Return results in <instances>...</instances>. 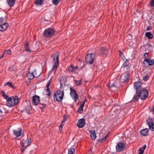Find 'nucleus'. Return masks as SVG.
Returning <instances> with one entry per match:
<instances>
[{
    "instance_id": "nucleus-1",
    "label": "nucleus",
    "mask_w": 154,
    "mask_h": 154,
    "mask_svg": "<svg viewBox=\"0 0 154 154\" xmlns=\"http://www.w3.org/2000/svg\"><path fill=\"white\" fill-rule=\"evenodd\" d=\"M135 89L136 90V94H138L140 99L143 100H145L148 97V91L145 88L142 87V83L140 81L135 82L134 84Z\"/></svg>"
},
{
    "instance_id": "nucleus-2",
    "label": "nucleus",
    "mask_w": 154,
    "mask_h": 154,
    "mask_svg": "<svg viewBox=\"0 0 154 154\" xmlns=\"http://www.w3.org/2000/svg\"><path fill=\"white\" fill-rule=\"evenodd\" d=\"M19 97L17 96L10 97L7 100L6 105L9 107L14 106L17 104L19 102Z\"/></svg>"
},
{
    "instance_id": "nucleus-3",
    "label": "nucleus",
    "mask_w": 154,
    "mask_h": 154,
    "mask_svg": "<svg viewBox=\"0 0 154 154\" xmlns=\"http://www.w3.org/2000/svg\"><path fill=\"white\" fill-rule=\"evenodd\" d=\"M31 139L28 137H27L26 140H23L21 141L20 143L21 146L20 148L21 152L22 153L25 150L28 146L31 145Z\"/></svg>"
},
{
    "instance_id": "nucleus-4",
    "label": "nucleus",
    "mask_w": 154,
    "mask_h": 154,
    "mask_svg": "<svg viewBox=\"0 0 154 154\" xmlns=\"http://www.w3.org/2000/svg\"><path fill=\"white\" fill-rule=\"evenodd\" d=\"M64 92L61 90H58L54 92V100L58 102L62 101L64 96Z\"/></svg>"
},
{
    "instance_id": "nucleus-5",
    "label": "nucleus",
    "mask_w": 154,
    "mask_h": 154,
    "mask_svg": "<svg viewBox=\"0 0 154 154\" xmlns=\"http://www.w3.org/2000/svg\"><path fill=\"white\" fill-rule=\"evenodd\" d=\"M57 54H54V55L52 54L51 56V57L53 58L54 61L55 62L52 69V71L54 72V73H55L57 69L59 62V53H57Z\"/></svg>"
},
{
    "instance_id": "nucleus-6",
    "label": "nucleus",
    "mask_w": 154,
    "mask_h": 154,
    "mask_svg": "<svg viewBox=\"0 0 154 154\" xmlns=\"http://www.w3.org/2000/svg\"><path fill=\"white\" fill-rule=\"evenodd\" d=\"M55 30L52 28H48L46 29L43 32V35L44 37L50 38L54 34Z\"/></svg>"
},
{
    "instance_id": "nucleus-7",
    "label": "nucleus",
    "mask_w": 154,
    "mask_h": 154,
    "mask_svg": "<svg viewBox=\"0 0 154 154\" xmlns=\"http://www.w3.org/2000/svg\"><path fill=\"white\" fill-rule=\"evenodd\" d=\"M95 55L93 53L87 54L85 57V62L90 64H92L94 60Z\"/></svg>"
},
{
    "instance_id": "nucleus-8",
    "label": "nucleus",
    "mask_w": 154,
    "mask_h": 154,
    "mask_svg": "<svg viewBox=\"0 0 154 154\" xmlns=\"http://www.w3.org/2000/svg\"><path fill=\"white\" fill-rule=\"evenodd\" d=\"M126 146L124 143L120 142L117 143L116 146V151L119 152L125 150Z\"/></svg>"
},
{
    "instance_id": "nucleus-9",
    "label": "nucleus",
    "mask_w": 154,
    "mask_h": 154,
    "mask_svg": "<svg viewBox=\"0 0 154 154\" xmlns=\"http://www.w3.org/2000/svg\"><path fill=\"white\" fill-rule=\"evenodd\" d=\"M129 74L124 73L122 75L121 77V80L123 83H127L129 80Z\"/></svg>"
},
{
    "instance_id": "nucleus-10",
    "label": "nucleus",
    "mask_w": 154,
    "mask_h": 154,
    "mask_svg": "<svg viewBox=\"0 0 154 154\" xmlns=\"http://www.w3.org/2000/svg\"><path fill=\"white\" fill-rule=\"evenodd\" d=\"M109 88H115V90L117 89L121 86V85L119 80L116 81L113 83H111L110 82L109 83Z\"/></svg>"
},
{
    "instance_id": "nucleus-11",
    "label": "nucleus",
    "mask_w": 154,
    "mask_h": 154,
    "mask_svg": "<svg viewBox=\"0 0 154 154\" xmlns=\"http://www.w3.org/2000/svg\"><path fill=\"white\" fill-rule=\"evenodd\" d=\"M85 67V66H83L81 68H79L77 66L74 67L73 65H71L69 67L68 70L70 72L75 73L77 70H80V69H83Z\"/></svg>"
},
{
    "instance_id": "nucleus-12",
    "label": "nucleus",
    "mask_w": 154,
    "mask_h": 154,
    "mask_svg": "<svg viewBox=\"0 0 154 154\" xmlns=\"http://www.w3.org/2000/svg\"><path fill=\"white\" fill-rule=\"evenodd\" d=\"M70 95L74 100L75 102H76L79 98L78 95L76 91L74 89L70 88Z\"/></svg>"
},
{
    "instance_id": "nucleus-13",
    "label": "nucleus",
    "mask_w": 154,
    "mask_h": 154,
    "mask_svg": "<svg viewBox=\"0 0 154 154\" xmlns=\"http://www.w3.org/2000/svg\"><path fill=\"white\" fill-rule=\"evenodd\" d=\"M146 122L150 130L151 131H154V123L153 119L149 118L146 120Z\"/></svg>"
},
{
    "instance_id": "nucleus-14",
    "label": "nucleus",
    "mask_w": 154,
    "mask_h": 154,
    "mask_svg": "<svg viewBox=\"0 0 154 154\" xmlns=\"http://www.w3.org/2000/svg\"><path fill=\"white\" fill-rule=\"evenodd\" d=\"M143 63L146 66H152L154 64V59H145L143 60Z\"/></svg>"
},
{
    "instance_id": "nucleus-15",
    "label": "nucleus",
    "mask_w": 154,
    "mask_h": 154,
    "mask_svg": "<svg viewBox=\"0 0 154 154\" xmlns=\"http://www.w3.org/2000/svg\"><path fill=\"white\" fill-rule=\"evenodd\" d=\"M39 99L40 97L38 95H35L33 96L32 101L34 105H37L40 103Z\"/></svg>"
},
{
    "instance_id": "nucleus-16",
    "label": "nucleus",
    "mask_w": 154,
    "mask_h": 154,
    "mask_svg": "<svg viewBox=\"0 0 154 154\" xmlns=\"http://www.w3.org/2000/svg\"><path fill=\"white\" fill-rule=\"evenodd\" d=\"M22 132V130L21 128H18L17 130H14L13 131V134L16 137H18L21 135Z\"/></svg>"
},
{
    "instance_id": "nucleus-17",
    "label": "nucleus",
    "mask_w": 154,
    "mask_h": 154,
    "mask_svg": "<svg viewBox=\"0 0 154 154\" xmlns=\"http://www.w3.org/2000/svg\"><path fill=\"white\" fill-rule=\"evenodd\" d=\"M85 125V120L84 119L82 118L79 120L77 126L79 128H82Z\"/></svg>"
},
{
    "instance_id": "nucleus-18",
    "label": "nucleus",
    "mask_w": 154,
    "mask_h": 154,
    "mask_svg": "<svg viewBox=\"0 0 154 154\" xmlns=\"http://www.w3.org/2000/svg\"><path fill=\"white\" fill-rule=\"evenodd\" d=\"M8 23H5L0 25V31H3L5 30L8 27Z\"/></svg>"
},
{
    "instance_id": "nucleus-19",
    "label": "nucleus",
    "mask_w": 154,
    "mask_h": 154,
    "mask_svg": "<svg viewBox=\"0 0 154 154\" xmlns=\"http://www.w3.org/2000/svg\"><path fill=\"white\" fill-rule=\"evenodd\" d=\"M32 109V107L30 105H26L25 106L22 111H25L27 114H30Z\"/></svg>"
},
{
    "instance_id": "nucleus-20",
    "label": "nucleus",
    "mask_w": 154,
    "mask_h": 154,
    "mask_svg": "<svg viewBox=\"0 0 154 154\" xmlns=\"http://www.w3.org/2000/svg\"><path fill=\"white\" fill-rule=\"evenodd\" d=\"M149 130V129L145 128L141 130L140 133L144 136H147L149 134V133L148 132Z\"/></svg>"
},
{
    "instance_id": "nucleus-21",
    "label": "nucleus",
    "mask_w": 154,
    "mask_h": 154,
    "mask_svg": "<svg viewBox=\"0 0 154 154\" xmlns=\"http://www.w3.org/2000/svg\"><path fill=\"white\" fill-rule=\"evenodd\" d=\"M101 52L102 54L107 55L108 53V50L105 47H102L101 48Z\"/></svg>"
},
{
    "instance_id": "nucleus-22",
    "label": "nucleus",
    "mask_w": 154,
    "mask_h": 154,
    "mask_svg": "<svg viewBox=\"0 0 154 154\" xmlns=\"http://www.w3.org/2000/svg\"><path fill=\"white\" fill-rule=\"evenodd\" d=\"M89 132L90 133V136L91 139L94 140L96 138V135L95 131L90 130Z\"/></svg>"
},
{
    "instance_id": "nucleus-23",
    "label": "nucleus",
    "mask_w": 154,
    "mask_h": 154,
    "mask_svg": "<svg viewBox=\"0 0 154 154\" xmlns=\"http://www.w3.org/2000/svg\"><path fill=\"white\" fill-rule=\"evenodd\" d=\"M7 2L10 7H13L15 3V0H7Z\"/></svg>"
},
{
    "instance_id": "nucleus-24",
    "label": "nucleus",
    "mask_w": 154,
    "mask_h": 154,
    "mask_svg": "<svg viewBox=\"0 0 154 154\" xmlns=\"http://www.w3.org/2000/svg\"><path fill=\"white\" fill-rule=\"evenodd\" d=\"M145 35L146 37L148 38L149 39H152L153 37V35L151 32H146L145 34Z\"/></svg>"
},
{
    "instance_id": "nucleus-25",
    "label": "nucleus",
    "mask_w": 154,
    "mask_h": 154,
    "mask_svg": "<svg viewBox=\"0 0 154 154\" xmlns=\"http://www.w3.org/2000/svg\"><path fill=\"white\" fill-rule=\"evenodd\" d=\"M139 98H140V96L138 94H136L134 95L132 101L133 102H137Z\"/></svg>"
},
{
    "instance_id": "nucleus-26",
    "label": "nucleus",
    "mask_w": 154,
    "mask_h": 154,
    "mask_svg": "<svg viewBox=\"0 0 154 154\" xmlns=\"http://www.w3.org/2000/svg\"><path fill=\"white\" fill-rule=\"evenodd\" d=\"M27 76L29 79H33L35 77V76L33 74V73L32 72L31 73L30 72H29L28 73Z\"/></svg>"
},
{
    "instance_id": "nucleus-27",
    "label": "nucleus",
    "mask_w": 154,
    "mask_h": 154,
    "mask_svg": "<svg viewBox=\"0 0 154 154\" xmlns=\"http://www.w3.org/2000/svg\"><path fill=\"white\" fill-rule=\"evenodd\" d=\"M6 112V110L3 107L0 106V116H2L3 115V114Z\"/></svg>"
},
{
    "instance_id": "nucleus-28",
    "label": "nucleus",
    "mask_w": 154,
    "mask_h": 154,
    "mask_svg": "<svg viewBox=\"0 0 154 154\" xmlns=\"http://www.w3.org/2000/svg\"><path fill=\"white\" fill-rule=\"evenodd\" d=\"M24 47L26 51L28 52L29 51V52H31V50L29 49V44L28 42H27L24 44Z\"/></svg>"
},
{
    "instance_id": "nucleus-29",
    "label": "nucleus",
    "mask_w": 154,
    "mask_h": 154,
    "mask_svg": "<svg viewBox=\"0 0 154 154\" xmlns=\"http://www.w3.org/2000/svg\"><path fill=\"white\" fill-rule=\"evenodd\" d=\"M44 0H36L35 3L37 5L41 6L44 2Z\"/></svg>"
},
{
    "instance_id": "nucleus-30",
    "label": "nucleus",
    "mask_w": 154,
    "mask_h": 154,
    "mask_svg": "<svg viewBox=\"0 0 154 154\" xmlns=\"http://www.w3.org/2000/svg\"><path fill=\"white\" fill-rule=\"evenodd\" d=\"M75 152V150L74 148H70L68 150V154H74Z\"/></svg>"
},
{
    "instance_id": "nucleus-31",
    "label": "nucleus",
    "mask_w": 154,
    "mask_h": 154,
    "mask_svg": "<svg viewBox=\"0 0 154 154\" xmlns=\"http://www.w3.org/2000/svg\"><path fill=\"white\" fill-rule=\"evenodd\" d=\"M62 0H52L53 4L55 5H57Z\"/></svg>"
},
{
    "instance_id": "nucleus-32",
    "label": "nucleus",
    "mask_w": 154,
    "mask_h": 154,
    "mask_svg": "<svg viewBox=\"0 0 154 154\" xmlns=\"http://www.w3.org/2000/svg\"><path fill=\"white\" fill-rule=\"evenodd\" d=\"M5 85H8L9 87L12 88L14 89L15 88V87L13 85L12 82H8L5 84Z\"/></svg>"
},
{
    "instance_id": "nucleus-33",
    "label": "nucleus",
    "mask_w": 154,
    "mask_h": 154,
    "mask_svg": "<svg viewBox=\"0 0 154 154\" xmlns=\"http://www.w3.org/2000/svg\"><path fill=\"white\" fill-rule=\"evenodd\" d=\"M38 104L39 105V106L42 109H44L46 107V105L45 104H42L40 102Z\"/></svg>"
},
{
    "instance_id": "nucleus-34",
    "label": "nucleus",
    "mask_w": 154,
    "mask_h": 154,
    "mask_svg": "<svg viewBox=\"0 0 154 154\" xmlns=\"http://www.w3.org/2000/svg\"><path fill=\"white\" fill-rule=\"evenodd\" d=\"M1 93L2 94V96L4 97L5 99L7 100H7L8 99L9 97L8 96L6 95L5 94V92L3 91H1Z\"/></svg>"
},
{
    "instance_id": "nucleus-35",
    "label": "nucleus",
    "mask_w": 154,
    "mask_h": 154,
    "mask_svg": "<svg viewBox=\"0 0 154 154\" xmlns=\"http://www.w3.org/2000/svg\"><path fill=\"white\" fill-rule=\"evenodd\" d=\"M109 135V133H108L105 137H104L102 139H100L98 141L100 143H102L103 141H105L106 140L107 137H108Z\"/></svg>"
},
{
    "instance_id": "nucleus-36",
    "label": "nucleus",
    "mask_w": 154,
    "mask_h": 154,
    "mask_svg": "<svg viewBox=\"0 0 154 154\" xmlns=\"http://www.w3.org/2000/svg\"><path fill=\"white\" fill-rule=\"evenodd\" d=\"M83 107H84L82 106V105H81L79 108L77 112L80 113H82L83 111Z\"/></svg>"
},
{
    "instance_id": "nucleus-37",
    "label": "nucleus",
    "mask_w": 154,
    "mask_h": 154,
    "mask_svg": "<svg viewBox=\"0 0 154 154\" xmlns=\"http://www.w3.org/2000/svg\"><path fill=\"white\" fill-rule=\"evenodd\" d=\"M129 66L128 60H126L125 63L123 64L122 66L124 67H128Z\"/></svg>"
},
{
    "instance_id": "nucleus-38",
    "label": "nucleus",
    "mask_w": 154,
    "mask_h": 154,
    "mask_svg": "<svg viewBox=\"0 0 154 154\" xmlns=\"http://www.w3.org/2000/svg\"><path fill=\"white\" fill-rule=\"evenodd\" d=\"M82 79H81L79 81L75 80V82L76 83V86H79L80 85L82 84Z\"/></svg>"
},
{
    "instance_id": "nucleus-39",
    "label": "nucleus",
    "mask_w": 154,
    "mask_h": 154,
    "mask_svg": "<svg viewBox=\"0 0 154 154\" xmlns=\"http://www.w3.org/2000/svg\"><path fill=\"white\" fill-rule=\"evenodd\" d=\"M11 51L10 50H5L2 54H4V55L5 54H11Z\"/></svg>"
},
{
    "instance_id": "nucleus-40",
    "label": "nucleus",
    "mask_w": 154,
    "mask_h": 154,
    "mask_svg": "<svg viewBox=\"0 0 154 154\" xmlns=\"http://www.w3.org/2000/svg\"><path fill=\"white\" fill-rule=\"evenodd\" d=\"M68 117V116L66 114H65L63 116V119L62 120L63 122H65L67 120Z\"/></svg>"
},
{
    "instance_id": "nucleus-41",
    "label": "nucleus",
    "mask_w": 154,
    "mask_h": 154,
    "mask_svg": "<svg viewBox=\"0 0 154 154\" xmlns=\"http://www.w3.org/2000/svg\"><path fill=\"white\" fill-rule=\"evenodd\" d=\"M149 5L151 7H154V0H151L149 3Z\"/></svg>"
},
{
    "instance_id": "nucleus-42",
    "label": "nucleus",
    "mask_w": 154,
    "mask_h": 154,
    "mask_svg": "<svg viewBox=\"0 0 154 154\" xmlns=\"http://www.w3.org/2000/svg\"><path fill=\"white\" fill-rule=\"evenodd\" d=\"M46 91L48 93L47 95L48 96H50L51 95V93L49 88H47Z\"/></svg>"
},
{
    "instance_id": "nucleus-43",
    "label": "nucleus",
    "mask_w": 154,
    "mask_h": 154,
    "mask_svg": "<svg viewBox=\"0 0 154 154\" xmlns=\"http://www.w3.org/2000/svg\"><path fill=\"white\" fill-rule=\"evenodd\" d=\"M139 151L138 154H143L144 152V150L142 149V148L140 147L139 149Z\"/></svg>"
},
{
    "instance_id": "nucleus-44",
    "label": "nucleus",
    "mask_w": 154,
    "mask_h": 154,
    "mask_svg": "<svg viewBox=\"0 0 154 154\" xmlns=\"http://www.w3.org/2000/svg\"><path fill=\"white\" fill-rule=\"evenodd\" d=\"M149 79V77L147 75H145L143 77V80L144 81H146L148 80Z\"/></svg>"
},
{
    "instance_id": "nucleus-45",
    "label": "nucleus",
    "mask_w": 154,
    "mask_h": 154,
    "mask_svg": "<svg viewBox=\"0 0 154 154\" xmlns=\"http://www.w3.org/2000/svg\"><path fill=\"white\" fill-rule=\"evenodd\" d=\"M5 23V22H4V18H0V25Z\"/></svg>"
},
{
    "instance_id": "nucleus-46",
    "label": "nucleus",
    "mask_w": 154,
    "mask_h": 154,
    "mask_svg": "<svg viewBox=\"0 0 154 154\" xmlns=\"http://www.w3.org/2000/svg\"><path fill=\"white\" fill-rule=\"evenodd\" d=\"M51 79L48 82L47 84L46 85V87L47 88H49V86L50 85V84L51 83Z\"/></svg>"
},
{
    "instance_id": "nucleus-47",
    "label": "nucleus",
    "mask_w": 154,
    "mask_h": 154,
    "mask_svg": "<svg viewBox=\"0 0 154 154\" xmlns=\"http://www.w3.org/2000/svg\"><path fill=\"white\" fill-rule=\"evenodd\" d=\"M146 45L148 47L147 48L148 49H149L150 48L152 47V45L150 44L147 43Z\"/></svg>"
},
{
    "instance_id": "nucleus-48",
    "label": "nucleus",
    "mask_w": 154,
    "mask_h": 154,
    "mask_svg": "<svg viewBox=\"0 0 154 154\" xmlns=\"http://www.w3.org/2000/svg\"><path fill=\"white\" fill-rule=\"evenodd\" d=\"M14 66H12L11 67H9L8 68V70L10 71H12L14 70Z\"/></svg>"
},
{
    "instance_id": "nucleus-49",
    "label": "nucleus",
    "mask_w": 154,
    "mask_h": 154,
    "mask_svg": "<svg viewBox=\"0 0 154 154\" xmlns=\"http://www.w3.org/2000/svg\"><path fill=\"white\" fill-rule=\"evenodd\" d=\"M144 56L145 58H146V59H147V58L148 57V54L147 53H146L144 54Z\"/></svg>"
},
{
    "instance_id": "nucleus-50",
    "label": "nucleus",
    "mask_w": 154,
    "mask_h": 154,
    "mask_svg": "<svg viewBox=\"0 0 154 154\" xmlns=\"http://www.w3.org/2000/svg\"><path fill=\"white\" fill-rule=\"evenodd\" d=\"M118 52L119 53V55L120 56H122L123 55V53L121 50H119Z\"/></svg>"
},
{
    "instance_id": "nucleus-51",
    "label": "nucleus",
    "mask_w": 154,
    "mask_h": 154,
    "mask_svg": "<svg viewBox=\"0 0 154 154\" xmlns=\"http://www.w3.org/2000/svg\"><path fill=\"white\" fill-rule=\"evenodd\" d=\"M64 124H65L64 122H63V121H62V122L61 123L60 126L61 128L64 125Z\"/></svg>"
},
{
    "instance_id": "nucleus-52",
    "label": "nucleus",
    "mask_w": 154,
    "mask_h": 154,
    "mask_svg": "<svg viewBox=\"0 0 154 154\" xmlns=\"http://www.w3.org/2000/svg\"><path fill=\"white\" fill-rule=\"evenodd\" d=\"M152 26H149L147 28L146 31H148L149 30H150V29H152Z\"/></svg>"
},
{
    "instance_id": "nucleus-53",
    "label": "nucleus",
    "mask_w": 154,
    "mask_h": 154,
    "mask_svg": "<svg viewBox=\"0 0 154 154\" xmlns=\"http://www.w3.org/2000/svg\"><path fill=\"white\" fill-rule=\"evenodd\" d=\"M150 111H151L152 112L153 114L154 115V106H153L151 110H150Z\"/></svg>"
},
{
    "instance_id": "nucleus-54",
    "label": "nucleus",
    "mask_w": 154,
    "mask_h": 154,
    "mask_svg": "<svg viewBox=\"0 0 154 154\" xmlns=\"http://www.w3.org/2000/svg\"><path fill=\"white\" fill-rule=\"evenodd\" d=\"M146 145H144V146H142L141 148H142V149H143L144 150V149H146Z\"/></svg>"
},
{
    "instance_id": "nucleus-55",
    "label": "nucleus",
    "mask_w": 154,
    "mask_h": 154,
    "mask_svg": "<svg viewBox=\"0 0 154 154\" xmlns=\"http://www.w3.org/2000/svg\"><path fill=\"white\" fill-rule=\"evenodd\" d=\"M4 56V54H2V55H0V60L2 59Z\"/></svg>"
},
{
    "instance_id": "nucleus-56",
    "label": "nucleus",
    "mask_w": 154,
    "mask_h": 154,
    "mask_svg": "<svg viewBox=\"0 0 154 154\" xmlns=\"http://www.w3.org/2000/svg\"><path fill=\"white\" fill-rule=\"evenodd\" d=\"M85 103V101H83V102L82 104V105H82V106L84 107Z\"/></svg>"
},
{
    "instance_id": "nucleus-57",
    "label": "nucleus",
    "mask_w": 154,
    "mask_h": 154,
    "mask_svg": "<svg viewBox=\"0 0 154 154\" xmlns=\"http://www.w3.org/2000/svg\"><path fill=\"white\" fill-rule=\"evenodd\" d=\"M59 129L60 131H61V130H62V127H61V128L60 126H59Z\"/></svg>"
},
{
    "instance_id": "nucleus-58",
    "label": "nucleus",
    "mask_w": 154,
    "mask_h": 154,
    "mask_svg": "<svg viewBox=\"0 0 154 154\" xmlns=\"http://www.w3.org/2000/svg\"><path fill=\"white\" fill-rule=\"evenodd\" d=\"M87 101V99H86L84 101H85V102Z\"/></svg>"
}]
</instances>
